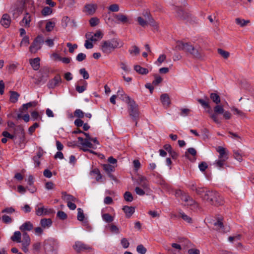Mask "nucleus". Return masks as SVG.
I'll return each mask as SVG.
<instances>
[{
  "mask_svg": "<svg viewBox=\"0 0 254 254\" xmlns=\"http://www.w3.org/2000/svg\"><path fill=\"white\" fill-rule=\"evenodd\" d=\"M110 230L112 233L115 234H119L120 233V231L119 228L114 224H112L109 226Z\"/></svg>",
  "mask_w": 254,
  "mask_h": 254,
  "instance_id": "774afa93",
  "label": "nucleus"
},
{
  "mask_svg": "<svg viewBox=\"0 0 254 254\" xmlns=\"http://www.w3.org/2000/svg\"><path fill=\"white\" fill-rule=\"evenodd\" d=\"M134 190L137 194L142 196L145 194V191L147 190H144L143 188L141 189L139 187H136Z\"/></svg>",
  "mask_w": 254,
  "mask_h": 254,
  "instance_id": "0e129e2a",
  "label": "nucleus"
},
{
  "mask_svg": "<svg viewBox=\"0 0 254 254\" xmlns=\"http://www.w3.org/2000/svg\"><path fill=\"white\" fill-rule=\"evenodd\" d=\"M10 100L12 103H15L17 101L19 97V94L15 91H10Z\"/></svg>",
  "mask_w": 254,
  "mask_h": 254,
  "instance_id": "79ce46f5",
  "label": "nucleus"
},
{
  "mask_svg": "<svg viewBox=\"0 0 254 254\" xmlns=\"http://www.w3.org/2000/svg\"><path fill=\"white\" fill-rule=\"evenodd\" d=\"M103 167L104 170L108 173L113 172L114 169V167L110 164H104Z\"/></svg>",
  "mask_w": 254,
  "mask_h": 254,
  "instance_id": "bf43d9fd",
  "label": "nucleus"
},
{
  "mask_svg": "<svg viewBox=\"0 0 254 254\" xmlns=\"http://www.w3.org/2000/svg\"><path fill=\"white\" fill-rule=\"evenodd\" d=\"M122 46V43L119 39L113 38L103 41L101 43V49L104 53L109 55L116 49L119 48Z\"/></svg>",
  "mask_w": 254,
  "mask_h": 254,
  "instance_id": "7ed1b4c3",
  "label": "nucleus"
},
{
  "mask_svg": "<svg viewBox=\"0 0 254 254\" xmlns=\"http://www.w3.org/2000/svg\"><path fill=\"white\" fill-rule=\"evenodd\" d=\"M214 226L216 227L217 230L219 231V232L223 233L225 232V231L223 230L224 226L221 221L218 220L217 222L214 223Z\"/></svg>",
  "mask_w": 254,
  "mask_h": 254,
  "instance_id": "49530a36",
  "label": "nucleus"
},
{
  "mask_svg": "<svg viewBox=\"0 0 254 254\" xmlns=\"http://www.w3.org/2000/svg\"><path fill=\"white\" fill-rule=\"evenodd\" d=\"M117 95H118V96H119L121 98H122V100L126 101L127 103H128V102H129L130 101L132 100L128 96H127L125 93V92L123 91V90L122 89H119L118 91Z\"/></svg>",
  "mask_w": 254,
  "mask_h": 254,
  "instance_id": "7c9ffc66",
  "label": "nucleus"
},
{
  "mask_svg": "<svg viewBox=\"0 0 254 254\" xmlns=\"http://www.w3.org/2000/svg\"><path fill=\"white\" fill-rule=\"evenodd\" d=\"M102 219L106 222L110 223L114 220V218L109 213H105L102 215Z\"/></svg>",
  "mask_w": 254,
  "mask_h": 254,
  "instance_id": "a18cd8bd",
  "label": "nucleus"
},
{
  "mask_svg": "<svg viewBox=\"0 0 254 254\" xmlns=\"http://www.w3.org/2000/svg\"><path fill=\"white\" fill-rule=\"evenodd\" d=\"M127 104L129 106L128 113L129 116L135 122V126H137V120L139 118L138 106L135 104L133 100L128 102Z\"/></svg>",
  "mask_w": 254,
  "mask_h": 254,
  "instance_id": "20e7f679",
  "label": "nucleus"
},
{
  "mask_svg": "<svg viewBox=\"0 0 254 254\" xmlns=\"http://www.w3.org/2000/svg\"><path fill=\"white\" fill-rule=\"evenodd\" d=\"M235 22L237 24L240 25L241 27H244L249 23L250 21L249 20H245L244 19L237 18L235 19Z\"/></svg>",
  "mask_w": 254,
  "mask_h": 254,
  "instance_id": "ea45409f",
  "label": "nucleus"
},
{
  "mask_svg": "<svg viewBox=\"0 0 254 254\" xmlns=\"http://www.w3.org/2000/svg\"><path fill=\"white\" fill-rule=\"evenodd\" d=\"M232 111L234 112V114L241 117H246V114L242 111L239 110L238 108L233 107Z\"/></svg>",
  "mask_w": 254,
  "mask_h": 254,
  "instance_id": "864d4df0",
  "label": "nucleus"
},
{
  "mask_svg": "<svg viewBox=\"0 0 254 254\" xmlns=\"http://www.w3.org/2000/svg\"><path fill=\"white\" fill-rule=\"evenodd\" d=\"M41 247V244L40 242H36L33 244L32 249L34 253L39 252Z\"/></svg>",
  "mask_w": 254,
  "mask_h": 254,
  "instance_id": "680f3d73",
  "label": "nucleus"
},
{
  "mask_svg": "<svg viewBox=\"0 0 254 254\" xmlns=\"http://www.w3.org/2000/svg\"><path fill=\"white\" fill-rule=\"evenodd\" d=\"M85 37L91 41H97L102 38L103 34L100 31H98L93 35H92V33H87L86 34Z\"/></svg>",
  "mask_w": 254,
  "mask_h": 254,
  "instance_id": "2eb2a0df",
  "label": "nucleus"
},
{
  "mask_svg": "<svg viewBox=\"0 0 254 254\" xmlns=\"http://www.w3.org/2000/svg\"><path fill=\"white\" fill-rule=\"evenodd\" d=\"M39 76L36 80L35 83L37 84H40L41 82H45L46 80V78L48 76V74L46 72H43L40 70L39 72Z\"/></svg>",
  "mask_w": 254,
  "mask_h": 254,
  "instance_id": "2f4dec72",
  "label": "nucleus"
},
{
  "mask_svg": "<svg viewBox=\"0 0 254 254\" xmlns=\"http://www.w3.org/2000/svg\"><path fill=\"white\" fill-rule=\"evenodd\" d=\"M10 23L11 18L10 16L7 13L3 14L0 20L1 24L5 28H8L9 26Z\"/></svg>",
  "mask_w": 254,
  "mask_h": 254,
  "instance_id": "aec40b11",
  "label": "nucleus"
},
{
  "mask_svg": "<svg viewBox=\"0 0 254 254\" xmlns=\"http://www.w3.org/2000/svg\"><path fill=\"white\" fill-rule=\"evenodd\" d=\"M87 86V82L83 79H80L75 85V89L77 92L81 93L86 90Z\"/></svg>",
  "mask_w": 254,
  "mask_h": 254,
  "instance_id": "4468645a",
  "label": "nucleus"
},
{
  "mask_svg": "<svg viewBox=\"0 0 254 254\" xmlns=\"http://www.w3.org/2000/svg\"><path fill=\"white\" fill-rule=\"evenodd\" d=\"M80 74L82 76L84 79H87L89 77L88 72L86 70L85 68H82L79 70Z\"/></svg>",
  "mask_w": 254,
  "mask_h": 254,
  "instance_id": "052dcab7",
  "label": "nucleus"
},
{
  "mask_svg": "<svg viewBox=\"0 0 254 254\" xmlns=\"http://www.w3.org/2000/svg\"><path fill=\"white\" fill-rule=\"evenodd\" d=\"M197 101L204 109H210V102L209 98L207 96H205L204 99H197Z\"/></svg>",
  "mask_w": 254,
  "mask_h": 254,
  "instance_id": "b1692460",
  "label": "nucleus"
},
{
  "mask_svg": "<svg viewBox=\"0 0 254 254\" xmlns=\"http://www.w3.org/2000/svg\"><path fill=\"white\" fill-rule=\"evenodd\" d=\"M113 16L116 18L117 23H126L128 22L127 16L123 14H113Z\"/></svg>",
  "mask_w": 254,
  "mask_h": 254,
  "instance_id": "6ab92c4d",
  "label": "nucleus"
},
{
  "mask_svg": "<svg viewBox=\"0 0 254 254\" xmlns=\"http://www.w3.org/2000/svg\"><path fill=\"white\" fill-rule=\"evenodd\" d=\"M125 199L128 202H131L133 200V197L131 193L129 191H126L124 194Z\"/></svg>",
  "mask_w": 254,
  "mask_h": 254,
  "instance_id": "13d9d810",
  "label": "nucleus"
},
{
  "mask_svg": "<svg viewBox=\"0 0 254 254\" xmlns=\"http://www.w3.org/2000/svg\"><path fill=\"white\" fill-rule=\"evenodd\" d=\"M44 42L43 36L38 35L34 40L29 47V51L32 53H36L41 48V44Z\"/></svg>",
  "mask_w": 254,
  "mask_h": 254,
  "instance_id": "1a4fd4ad",
  "label": "nucleus"
},
{
  "mask_svg": "<svg viewBox=\"0 0 254 254\" xmlns=\"http://www.w3.org/2000/svg\"><path fill=\"white\" fill-rule=\"evenodd\" d=\"M216 150L219 153L218 159L228 160L229 158V151L226 148L219 146L216 148Z\"/></svg>",
  "mask_w": 254,
  "mask_h": 254,
  "instance_id": "9b49d317",
  "label": "nucleus"
},
{
  "mask_svg": "<svg viewBox=\"0 0 254 254\" xmlns=\"http://www.w3.org/2000/svg\"><path fill=\"white\" fill-rule=\"evenodd\" d=\"M29 43V37L27 36H25L22 39L20 42V46H27Z\"/></svg>",
  "mask_w": 254,
  "mask_h": 254,
  "instance_id": "69168bd1",
  "label": "nucleus"
},
{
  "mask_svg": "<svg viewBox=\"0 0 254 254\" xmlns=\"http://www.w3.org/2000/svg\"><path fill=\"white\" fill-rule=\"evenodd\" d=\"M80 144L82 146V148H81L84 152L88 151L92 153H94V152L89 148L93 147V144L91 143L90 140L85 139L81 137H78L77 138Z\"/></svg>",
  "mask_w": 254,
  "mask_h": 254,
  "instance_id": "9d476101",
  "label": "nucleus"
},
{
  "mask_svg": "<svg viewBox=\"0 0 254 254\" xmlns=\"http://www.w3.org/2000/svg\"><path fill=\"white\" fill-rule=\"evenodd\" d=\"M188 193L184 191H182L180 190H177L176 191H175V196L176 197H179L182 201H183V197L184 196H186L188 194Z\"/></svg>",
  "mask_w": 254,
  "mask_h": 254,
  "instance_id": "c03bdc74",
  "label": "nucleus"
},
{
  "mask_svg": "<svg viewBox=\"0 0 254 254\" xmlns=\"http://www.w3.org/2000/svg\"><path fill=\"white\" fill-rule=\"evenodd\" d=\"M108 9L111 12H118L120 10L119 6L117 4H113L108 7Z\"/></svg>",
  "mask_w": 254,
  "mask_h": 254,
  "instance_id": "6e6d98bb",
  "label": "nucleus"
},
{
  "mask_svg": "<svg viewBox=\"0 0 254 254\" xmlns=\"http://www.w3.org/2000/svg\"><path fill=\"white\" fill-rule=\"evenodd\" d=\"M89 23L92 27H94L99 23V19L97 17H92L89 20Z\"/></svg>",
  "mask_w": 254,
  "mask_h": 254,
  "instance_id": "4d7b16f0",
  "label": "nucleus"
},
{
  "mask_svg": "<svg viewBox=\"0 0 254 254\" xmlns=\"http://www.w3.org/2000/svg\"><path fill=\"white\" fill-rule=\"evenodd\" d=\"M160 100L164 107L168 108L169 107L171 101L170 97L167 94L164 93L162 94L160 96Z\"/></svg>",
  "mask_w": 254,
  "mask_h": 254,
  "instance_id": "412c9836",
  "label": "nucleus"
},
{
  "mask_svg": "<svg viewBox=\"0 0 254 254\" xmlns=\"http://www.w3.org/2000/svg\"><path fill=\"white\" fill-rule=\"evenodd\" d=\"M137 184L142 188L144 190H148L149 189V183L147 179L143 177H139L137 180Z\"/></svg>",
  "mask_w": 254,
  "mask_h": 254,
  "instance_id": "dca6fc26",
  "label": "nucleus"
},
{
  "mask_svg": "<svg viewBox=\"0 0 254 254\" xmlns=\"http://www.w3.org/2000/svg\"><path fill=\"white\" fill-rule=\"evenodd\" d=\"M62 194V198L67 203H68V202H75L77 200V199L75 197L71 194H67L65 191H63Z\"/></svg>",
  "mask_w": 254,
  "mask_h": 254,
  "instance_id": "a878e982",
  "label": "nucleus"
},
{
  "mask_svg": "<svg viewBox=\"0 0 254 254\" xmlns=\"http://www.w3.org/2000/svg\"><path fill=\"white\" fill-rule=\"evenodd\" d=\"M98 7V5L95 3H87L84 7L83 11L87 15H93Z\"/></svg>",
  "mask_w": 254,
  "mask_h": 254,
  "instance_id": "f8f14e48",
  "label": "nucleus"
},
{
  "mask_svg": "<svg viewBox=\"0 0 254 254\" xmlns=\"http://www.w3.org/2000/svg\"><path fill=\"white\" fill-rule=\"evenodd\" d=\"M55 242L53 240H48L44 242V250L46 253L52 252L55 250Z\"/></svg>",
  "mask_w": 254,
  "mask_h": 254,
  "instance_id": "f3484780",
  "label": "nucleus"
},
{
  "mask_svg": "<svg viewBox=\"0 0 254 254\" xmlns=\"http://www.w3.org/2000/svg\"><path fill=\"white\" fill-rule=\"evenodd\" d=\"M127 218H129L134 212L135 208L132 206H124L123 208Z\"/></svg>",
  "mask_w": 254,
  "mask_h": 254,
  "instance_id": "c756f323",
  "label": "nucleus"
},
{
  "mask_svg": "<svg viewBox=\"0 0 254 254\" xmlns=\"http://www.w3.org/2000/svg\"><path fill=\"white\" fill-rule=\"evenodd\" d=\"M35 213L37 215L41 216L44 214H47L48 210L42 206V203H39L35 207Z\"/></svg>",
  "mask_w": 254,
  "mask_h": 254,
  "instance_id": "5701e85b",
  "label": "nucleus"
},
{
  "mask_svg": "<svg viewBox=\"0 0 254 254\" xmlns=\"http://www.w3.org/2000/svg\"><path fill=\"white\" fill-rule=\"evenodd\" d=\"M78 213H77V220L80 221H82L84 219V215L83 213V210L80 208H78L77 209Z\"/></svg>",
  "mask_w": 254,
  "mask_h": 254,
  "instance_id": "5fc2aeb1",
  "label": "nucleus"
},
{
  "mask_svg": "<svg viewBox=\"0 0 254 254\" xmlns=\"http://www.w3.org/2000/svg\"><path fill=\"white\" fill-rule=\"evenodd\" d=\"M55 26V23L54 22L48 21L46 25V30L48 32H51L53 30Z\"/></svg>",
  "mask_w": 254,
  "mask_h": 254,
  "instance_id": "8fccbe9b",
  "label": "nucleus"
},
{
  "mask_svg": "<svg viewBox=\"0 0 254 254\" xmlns=\"http://www.w3.org/2000/svg\"><path fill=\"white\" fill-rule=\"evenodd\" d=\"M143 15L147 19V24H149L153 27H157V23L147 11L144 12Z\"/></svg>",
  "mask_w": 254,
  "mask_h": 254,
  "instance_id": "cd10ccee",
  "label": "nucleus"
},
{
  "mask_svg": "<svg viewBox=\"0 0 254 254\" xmlns=\"http://www.w3.org/2000/svg\"><path fill=\"white\" fill-rule=\"evenodd\" d=\"M214 113L210 115V118L216 124H220V121L218 119V115H222L224 111L223 106L216 104L213 108Z\"/></svg>",
  "mask_w": 254,
  "mask_h": 254,
  "instance_id": "6e6552de",
  "label": "nucleus"
},
{
  "mask_svg": "<svg viewBox=\"0 0 254 254\" xmlns=\"http://www.w3.org/2000/svg\"><path fill=\"white\" fill-rule=\"evenodd\" d=\"M179 214L182 217V218L187 222L191 224L192 223V219L187 215H186L184 212L180 211L179 212Z\"/></svg>",
  "mask_w": 254,
  "mask_h": 254,
  "instance_id": "37998d69",
  "label": "nucleus"
},
{
  "mask_svg": "<svg viewBox=\"0 0 254 254\" xmlns=\"http://www.w3.org/2000/svg\"><path fill=\"white\" fill-rule=\"evenodd\" d=\"M33 228V225L30 221H26L22 224L19 229L23 233H26L25 231H30Z\"/></svg>",
  "mask_w": 254,
  "mask_h": 254,
  "instance_id": "4be33fe9",
  "label": "nucleus"
},
{
  "mask_svg": "<svg viewBox=\"0 0 254 254\" xmlns=\"http://www.w3.org/2000/svg\"><path fill=\"white\" fill-rule=\"evenodd\" d=\"M40 223L43 229H48L51 226L52 221L50 218H43L41 219Z\"/></svg>",
  "mask_w": 254,
  "mask_h": 254,
  "instance_id": "c85d7f7f",
  "label": "nucleus"
},
{
  "mask_svg": "<svg viewBox=\"0 0 254 254\" xmlns=\"http://www.w3.org/2000/svg\"><path fill=\"white\" fill-rule=\"evenodd\" d=\"M57 217L61 220H65L67 218L66 214L63 211H59L57 215Z\"/></svg>",
  "mask_w": 254,
  "mask_h": 254,
  "instance_id": "338daca9",
  "label": "nucleus"
},
{
  "mask_svg": "<svg viewBox=\"0 0 254 254\" xmlns=\"http://www.w3.org/2000/svg\"><path fill=\"white\" fill-rule=\"evenodd\" d=\"M31 21V17L30 14L28 12H26L22 20L20 22V25L25 27H29Z\"/></svg>",
  "mask_w": 254,
  "mask_h": 254,
  "instance_id": "a211bd4d",
  "label": "nucleus"
},
{
  "mask_svg": "<svg viewBox=\"0 0 254 254\" xmlns=\"http://www.w3.org/2000/svg\"><path fill=\"white\" fill-rule=\"evenodd\" d=\"M40 59L36 58L30 60V64L35 70H37L40 67Z\"/></svg>",
  "mask_w": 254,
  "mask_h": 254,
  "instance_id": "72a5a7b5",
  "label": "nucleus"
},
{
  "mask_svg": "<svg viewBox=\"0 0 254 254\" xmlns=\"http://www.w3.org/2000/svg\"><path fill=\"white\" fill-rule=\"evenodd\" d=\"M210 98L214 103L219 104L221 102V99L219 95L216 93H211L210 94Z\"/></svg>",
  "mask_w": 254,
  "mask_h": 254,
  "instance_id": "f704fd0d",
  "label": "nucleus"
},
{
  "mask_svg": "<svg viewBox=\"0 0 254 254\" xmlns=\"http://www.w3.org/2000/svg\"><path fill=\"white\" fill-rule=\"evenodd\" d=\"M136 251L140 254H145L147 250L142 245L140 244L137 246Z\"/></svg>",
  "mask_w": 254,
  "mask_h": 254,
  "instance_id": "603ef678",
  "label": "nucleus"
},
{
  "mask_svg": "<svg viewBox=\"0 0 254 254\" xmlns=\"http://www.w3.org/2000/svg\"><path fill=\"white\" fill-rule=\"evenodd\" d=\"M24 6V0H18L12 5L10 8V12L12 13L14 17L17 18L22 14Z\"/></svg>",
  "mask_w": 254,
  "mask_h": 254,
  "instance_id": "39448f33",
  "label": "nucleus"
},
{
  "mask_svg": "<svg viewBox=\"0 0 254 254\" xmlns=\"http://www.w3.org/2000/svg\"><path fill=\"white\" fill-rule=\"evenodd\" d=\"M183 202L184 205L190 207L192 210L195 211L199 209V206L197 202H196L188 194L186 196H184Z\"/></svg>",
  "mask_w": 254,
  "mask_h": 254,
  "instance_id": "0eeeda50",
  "label": "nucleus"
},
{
  "mask_svg": "<svg viewBox=\"0 0 254 254\" xmlns=\"http://www.w3.org/2000/svg\"><path fill=\"white\" fill-rule=\"evenodd\" d=\"M134 70L140 74H146L148 73V70L144 67H142L139 65H136L134 66Z\"/></svg>",
  "mask_w": 254,
  "mask_h": 254,
  "instance_id": "c9c22d12",
  "label": "nucleus"
},
{
  "mask_svg": "<svg viewBox=\"0 0 254 254\" xmlns=\"http://www.w3.org/2000/svg\"><path fill=\"white\" fill-rule=\"evenodd\" d=\"M217 51L218 54L225 59H227L230 56V53L228 52L224 51L221 49H218Z\"/></svg>",
  "mask_w": 254,
  "mask_h": 254,
  "instance_id": "3c124183",
  "label": "nucleus"
},
{
  "mask_svg": "<svg viewBox=\"0 0 254 254\" xmlns=\"http://www.w3.org/2000/svg\"><path fill=\"white\" fill-rule=\"evenodd\" d=\"M41 12L42 15L46 16L51 14L52 12V10L50 7L46 6L42 9Z\"/></svg>",
  "mask_w": 254,
  "mask_h": 254,
  "instance_id": "e2e57ef3",
  "label": "nucleus"
},
{
  "mask_svg": "<svg viewBox=\"0 0 254 254\" xmlns=\"http://www.w3.org/2000/svg\"><path fill=\"white\" fill-rule=\"evenodd\" d=\"M73 248L78 253L83 251L92 252L94 250L92 247L81 241H76L73 246Z\"/></svg>",
  "mask_w": 254,
  "mask_h": 254,
  "instance_id": "423d86ee",
  "label": "nucleus"
},
{
  "mask_svg": "<svg viewBox=\"0 0 254 254\" xmlns=\"http://www.w3.org/2000/svg\"><path fill=\"white\" fill-rule=\"evenodd\" d=\"M62 79L59 74L56 75L54 78L49 80L47 86L50 89H54L62 83Z\"/></svg>",
  "mask_w": 254,
  "mask_h": 254,
  "instance_id": "ddd939ff",
  "label": "nucleus"
},
{
  "mask_svg": "<svg viewBox=\"0 0 254 254\" xmlns=\"http://www.w3.org/2000/svg\"><path fill=\"white\" fill-rule=\"evenodd\" d=\"M129 54L133 56H137L139 54L140 50L138 47L135 45L131 46L128 50Z\"/></svg>",
  "mask_w": 254,
  "mask_h": 254,
  "instance_id": "58836bf2",
  "label": "nucleus"
},
{
  "mask_svg": "<svg viewBox=\"0 0 254 254\" xmlns=\"http://www.w3.org/2000/svg\"><path fill=\"white\" fill-rule=\"evenodd\" d=\"M90 174L91 176L95 177L97 182H102V176L98 168H94L92 169L90 171Z\"/></svg>",
  "mask_w": 254,
  "mask_h": 254,
  "instance_id": "393cba45",
  "label": "nucleus"
},
{
  "mask_svg": "<svg viewBox=\"0 0 254 254\" xmlns=\"http://www.w3.org/2000/svg\"><path fill=\"white\" fill-rule=\"evenodd\" d=\"M202 199L209 204L215 206L221 205L224 203L223 197L215 190H207L204 195L202 196Z\"/></svg>",
  "mask_w": 254,
  "mask_h": 254,
  "instance_id": "f03ea898",
  "label": "nucleus"
},
{
  "mask_svg": "<svg viewBox=\"0 0 254 254\" xmlns=\"http://www.w3.org/2000/svg\"><path fill=\"white\" fill-rule=\"evenodd\" d=\"M30 238L28 234L27 233H23L22 245L29 246L30 244Z\"/></svg>",
  "mask_w": 254,
  "mask_h": 254,
  "instance_id": "a19ab883",
  "label": "nucleus"
},
{
  "mask_svg": "<svg viewBox=\"0 0 254 254\" xmlns=\"http://www.w3.org/2000/svg\"><path fill=\"white\" fill-rule=\"evenodd\" d=\"M175 50L184 51L197 59H201L203 57L201 50L195 48L190 43H185L181 41H178L177 42Z\"/></svg>",
  "mask_w": 254,
  "mask_h": 254,
  "instance_id": "f257e3e1",
  "label": "nucleus"
},
{
  "mask_svg": "<svg viewBox=\"0 0 254 254\" xmlns=\"http://www.w3.org/2000/svg\"><path fill=\"white\" fill-rule=\"evenodd\" d=\"M154 80L152 81V85L157 86L162 81V78L160 76L154 74Z\"/></svg>",
  "mask_w": 254,
  "mask_h": 254,
  "instance_id": "09e8293b",
  "label": "nucleus"
},
{
  "mask_svg": "<svg viewBox=\"0 0 254 254\" xmlns=\"http://www.w3.org/2000/svg\"><path fill=\"white\" fill-rule=\"evenodd\" d=\"M37 104H38V102L37 101H32V102H30L29 103H27L26 104H24L22 105V108L20 109L19 110L21 112H22L21 111L22 110L26 111L29 108H30L31 107H35V106H36Z\"/></svg>",
  "mask_w": 254,
  "mask_h": 254,
  "instance_id": "e433bc0d",
  "label": "nucleus"
},
{
  "mask_svg": "<svg viewBox=\"0 0 254 254\" xmlns=\"http://www.w3.org/2000/svg\"><path fill=\"white\" fill-rule=\"evenodd\" d=\"M175 11L176 12V16L180 19H185L188 17V14L185 12L181 7H176Z\"/></svg>",
  "mask_w": 254,
  "mask_h": 254,
  "instance_id": "473e14b6",
  "label": "nucleus"
},
{
  "mask_svg": "<svg viewBox=\"0 0 254 254\" xmlns=\"http://www.w3.org/2000/svg\"><path fill=\"white\" fill-rule=\"evenodd\" d=\"M137 21L138 24L143 27H145L147 26V19L145 18L144 19L141 16H139L137 18Z\"/></svg>",
  "mask_w": 254,
  "mask_h": 254,
  "instance_id": "de8ad7c7",
  "label": "nucleus"
},
{
  "mask_svg": "<svg viewBox=\"0 0 254 254\" xmlns=\"http://www.w3.org/2000/svg\"><path fill=\"white\" fill-rule=\"evenodd\" d=\"M226 161V160L217 159L213 163V165L219 170L224 169L225 166H227Z\"/></svg>",
  "mask_w": 254,
  "mask_h": 254,
  "instance_id": "bb28decb",
  "label": "nucleus"
},
{
  "mask_svg": "<svg viewBox=\"0 0 254 254\" xmlns=\"http://www.w3.org/2000/svg\"><path fill=\"white\" fill-rule=\"evenodd\" d=\"M21 238V234L19 231H16L14 233L13 235L11 237V239L13 242L20 243Z\"/></svg>",
  "mask_w": 254,
  "mask_h": 254,
  "instance_id": "4c0bfd02",
  "label": "nucleus"
}]
</instances>
